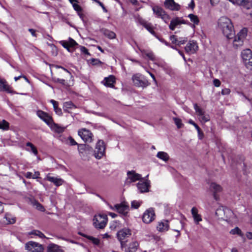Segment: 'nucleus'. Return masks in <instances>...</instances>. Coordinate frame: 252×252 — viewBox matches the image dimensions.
<instances>
[{"instance_id": "7ed1b4c3", "label": "nucleus", "mask_w": 252, "mask_h": 252, "mask_svg": "<svg viewBox=\"0 0 252 252\" xmlns=\"http://www.w3.org/2000/svg\"><path fill=\"white\" fill-rule=\"evenodd\" d=\"M247 29L246 28H243L236 35H235V34L233 38L228 39L232 40L233 47L235 49H237L243 45L244 41L247 35Z\"/></svg>"}, {"instance_id": "20e7f679", "label": "nucleus", "mask_w": 252, "mask_h": 252, "mask_svg": "<svg viewBox=\"0 0 252 252\" xmlns=\"http://www.w3.org/2000/svg\"><path fill=\"white\" fill-rule=\"evenodd\" d=\"M132 80L134 85L137 87L145 88L150 85L144 76L139 73L134 74L132 77Z\"/></svg>"}, {"instance_id": "1a4fd4ad", "label": "nucleus", "mask_w": 252, "mask_h": 252, "mask_svg": "<svg viewBox=\"0 0 252 252\" xmlns=\"http://www.w3.org/2000/svg\"><path fill=\"white\" fill-rule=\"evenodd\" d=\"M78 134L85 142L91 143L93 141V134L85 128L79 129Z\"/></svg>"}, {"instance_id": "c9c22d12", "label": "nucleus", "mask_w": 252, "mask_h": 252, "mask_svg": "<svg viewBox=\"0 0 252 252\" xmlns=\"http://www.w3.org/2000/svg\"><path fill=\"white\" fill-rule=\"evenodd\" d=\"M138 246V243L137 241H133L129 244L128 248L126 250V252H135Z\"/></svg>"}, {"instance_id": "393cba45", "label": "nucleus", "mask_w": 252, "mask_h": 252, "mask_svg": "<svg viewBox=\"0 0 252 252\" xmlns=\"http://www.w3.org/2000/svg\"><path fill=\"white\" fill-rule=\"evenodd\" d=\"M131 235L130 231L128 229H123L117 233V237L119 241L123 240Z\"/></svg>"}, {"instance_id": "052dcab7", "label": "nucleus", "mask_w": 252, "mask_h": 252, "mask_svg": "<svg viewBox=\"0 0 252 252\" xmlns=\"http://www.w3.org/2000/svg\"><path fill=\"white\" fill-rule=\"evenodd\" d=\"M213 84L216 87H219L221 84L220 81L218 79H215L213 80Z\"/></svg>"}, {"instance_id": "ea45409f", "label": "nucleus", "mask_w": 252, "mask_h": 252, "mask_svg": "<svg viewBox=\"0 0 252 252\" xmlns=\"http://www.w3.org/2000/svg\"><path fill=\"white\" fill-rule=\"evenodd\" d=\"M5 218L7 220L8 223L10 224H13L16 221V218L9 213H6L5 214Z\"/></svg>"}, {"instance_id": "680f3d73", "label": "nucleus", "mask_w": 252, "mask_h": 252, "mask_svg": "<svg viewBox=\"0 0 252 252\" xmlns=\"http://www.w3.org/2000/svg\"><path fill=\"white\" fill-rule=\"evenodd\" d=\"M189 123L193 125V126H194L195 127V128H196V129H198V128H199V127L195 123H194V122L193 121H192V120L190 119L189 121Z\"/></svg>"}, {"instance_id": "e433bc0d", "label": "nucleus", "mask_w": 252, "mask_h": 252, "mask_svg": "<svg viewBox=\"0 0 252 252\" xmlns=\"http://www.w3.org/2000/svg\"><path fill=\"white\" fill-rule=\"evenodd\" d=\"M157 157L164 161H167L169 159L168 154L164 152H158L157 153Z\"/></svg>"}, {"instance_id": "473e14b6", "label": "nucleus", "mask_w": 252, "mask_h": 252, "mask_svg": "<svg viewBox=\"0 0 252 252\" xmlns=\"http://www.w3.org/2000/svg\"><path fill=\"white\" fill-rule=\"evenodd\" d=\"M233 4H236L239 5H242L245 7L246 8H250L249 0H229Z\"/></svg>"}, {"instance_id": "4c0bfd02", "label": "nucleus", "mask_w": 252, "mask_h": 252, "mask_svg": "<svg viewBox=\"0 0 252 252\" xmlns=\"http://www.w3.org/2000/svg\"><path fill=\"white\" fill-rule=\"evenodd\" d=\"M104 35L110 39H114L116 37V34L114 32L107 29L102 30Z\"/></svg>"}, {"instance_id": "423d86ee", "label": "nucleus", "mask_w": 252, "mask_h": 252, "mask_svg": "<svg viewBox=\"0 0 252 252\" xmlns=\"http://www.w3.org/2000/svg\"><path fill=\"white\" fill-rule=\"evenodd\" d=\"M134 18L136 22L143 26L154 36H156V33L154 31V27L151 23L146 21L145 19L140 17L138 14L135 15Z\"/></svg>"}, {"instance_id": "aec40b11", "label": "nucleus", "mask_w": 252, "mask_h": 252, "mask_svg": "<svg viewBox=\"0 0 252 252\" xmlns=\"http://www.w3.org/2000/svg\"><path fill=\"white\" fill-rule=\"evenodd\" d=\"M150 187V181L148 180L144 182H139L137 184L138 189L141 193L148 192Z\"/></svg>"}, {"instance_id": "6e6552de", "label": "nucleus", "mask_w": 252, "mask_h": 252, "mask_svg": "<svg viewBox=\"0 0 252 252\" xmlns=\"http://www.w3.org/2000/svg\"><path fill=\"white\" fill-rule=\"evenodd\" d=\"M105 145L102 140H99L96 144L94 150V156L97 159H100L105 153Z\"/></svg>"}, {"instance_id": "39448f33", "label": "nucleus", "mask_w": 252, "mask_h": 252, "mask_svg": "<svg viewBox=\"0 0 252 252\" xmlns=\"http://www.w3.org/2000/svg\"><path fill=\"white\" fill-rule=\"evenodd\" d=\"M241 57L246 67L252 69V52L249 49L243 50L241 52Z\"/></svg>"}, {"instance_id": "2eb2a0df", "label": "nucleus", "mask_w": 252, "mask_h": 252, "mask_svg": "<svg viewBox=\"0 0 252 252\" xmlns=\"http://www.w3.org/2000/svg\"><path fill=\"white\" fill-rule=\"evenodd\" d=\"M194 109L197 115L200 117L202 122L204 123L210 120V117L208 115L205 114L204 111L201 109L196 103L194 104Z\"/></svg>"}, {"instance_id": "3c124183", "label": "nucleus", "mask_w": 252, "mask_h": 252, "mask_svg": "<svg viewBox=\"0 0 252 252\" xmlns=\"http://www.w3.org/2000/svg\"><path fill=\"white\" fill-rule=\"evenodd\" d=\"M53 80H54V82L56 83H59L60 84H62L63 85H66V82L64 79L54 78Z\"/></svg>"}, {"instance_id": "a18cd8bd", "label": "nucleus", "mask_w": 252, "mask_h": 252, "mask_svg": "<svg viewBox=\"0 0 252 252\" xmlns=\"http://www.w3.org/2000/svg\"><path fill=\"white\" fill-rule=\"evenodd\" d=\"M173 120L178 128H180L183 126L181 119L178 118H173Z\"/></svg>"}, {"instance_id": "de8ad7c7", "label": "nucleus", "mask_w": 252, "mask_h": 252, "mask_svg": "<svg viewBox=\"0 0 252 252\" xmlns=\"http://www.w3.org/2000/svg\"><path fill=\"white\" fill-rule=\"evenodd\" d=\"M68 42L70 48L74 47V46L78 45L77 43L74 39L70 37L69 38Z\"/></svg>"}, {"instance_id": "ddd939ff", "label": "nucleus", "mask_w": 252, "mask_h": 252, "mask_svg": "<svg viewBox=\"0 0 252 252\" xmlns=\"http://www.w3.org/2000/svg\"><path fill=\"white\" fill-rule=\"evenodd\" d=\"M186 24V21L182 18L175 17L171 20L169 28L171 31H174L176 28H179L181 24Z\"/></svg>"}, {"instance_id": "f8f14e48", "label": "nucleus", "mask_w": 252, "mask_h": 252, "mask_svg": "<svg viewBox=\"0 0 252 252\" xmlns=\"http://www.w3.org/2000/svg\"><path fill=\"white\" fill-rule=\"evenodd\" d=\"M155 214L152 208H150L145 211L144 213L142 220L145 223H150L155 219Z\"/></svg>"}, {"instance_id": "bf43d9fd", "label": "nucleus", "mask_w": 252, "mask_h": 252, "mask_svg": "<svg viewBox=\"0 0 252 252\" xmlns=\"http://www.w3.org/2000/svg\"><path fill=\"white\" fill-rule=\"evenodd\" d=\"M198 133V136L199 139H202L204 136L203 132L201 130L200 127L196 129Z\"/></svg>"}, {"instance_id": "9b49d317", "label": "nucleus", "mask_w": 252, "mask_h": 252, "mask_svg": "<svg viewBox=\"0 0 252 252\" xmlns=\"http://www.w3.org/2000/svg\"><path fill=\"white\" fill-rule=\"evenodd\" d=\"M153 10L158 17L161 18L166 23H167L170 19V16L161 7L155 6L153 7Z\"/></svg>"}, {"instance_id": "bb28decb", "label": "nucleus", "mask_w": 252, "mask_h": 252, "mask_svg": "<svg viewBox=\"0 0 252 252\" xmlns=\"http://www.w3.org/2000/svg\"><path fill=\"white\" fill-rule=\"evenodd\" d=\"M46 179L48 181L53 183L57 187L61 186L63 183V180L62 179L51 177L49 176V174L47 175Z\"/></svg>"}, {"instance_id": "9d476101", "label": "nucleus", "mask_w": 252, "mask_h": 252, "mask_svg": "<svg viewBox=\"0 0 252 252\" xmlns=\"http://www.w3.org/2000/svg\"><path fill=\"white\" fill-rule=\"evenodd\" d=\"M25 249L28 252H42L43 247L36 242L30 241L26 244Z\"/></svg>"}, {"instance_id": "a19ab883", "label": "nucleus", "mask_w": 252, "mask_h": 252, "mask_svg": "<svg viewBox=\"0 0 252 252\" xmlns=\"http://www.w3.org/2000/svg\"><path fill=\"white\" fill-rule=\"evenodd\" d=\"M188 17L190 19V21L195 25H198L199 20L196 15L193 14H190L188 15Z\"/></svg>"}, {"instance_id": "69168bd1", "label": "nucleus", "mask_w": 252, "mask_h": 252, "mask_svg": "<svg viewBox=\"0 0 252 252\" xmlns=\"http://www.w3.org/2000/svg\"><path fill=\"white\" fill-rule=\"evenodd\" d=\"M40 173L38 171H35L34 174L33 175L32 178L33 179H37L39 178Z\"/></svg>"}, {"instance_id": "412c9836", "label": "nucleus", "mask_w": 252, "mask_h": 252, "mask_svg": "<svg viewBox=\"0 0 252 252\" xmlns=\"http://www.w3.org/2000/svg\"><path fill=\"white\" fill-rule=\"evenodd\" d=\"M115 82V77L112 75H110L107 77H105L104 80L102 81V83L104 86L109 88H114Z\"/></svg>"}, {"instance_id": "2f4dec72", "label": "nucleus", "mask_w": 252, "mask_h": 252, "mask_svg": "<svg viewBox=\"0 0 252 252\" xmlns=\"http://www.w3.org/2000/svg\"><path fill=\"white\" fill-rule=\"evenodd\" d=\"M47 252H64L60 246L53 243L50 244L47 247Z\"/></svg>"}, {"instance_id": "5fc2aeb1", "label": "nucleus", "mask_w": 252, "mask_h": 252, "mask_svg": "<svg viewBox=\"0 0 252 252\" xmlns=\"http://www.w3.org/2000/svg\"><path fill=\"white\" fill-rule=\"evenodd\" d=\"M230 93V90L228 88H225L221 90V94L222 95H228Z\"/></svg>"}, {"instance_id": "c756f323", "label": "nucleus", "mask_w": 252, "mask_h": 252, "mask_svg": "<svg viewBox=\"0 0 252 252\" xmlns=\"http://www.w3.org/2000/svg\"><path fill=\"white\" fill-rule=\"evenodd\" d=\"M77 107L71 101L64 102L63 103V110L64 112L69 113V110L73 108H76Z\"/></svg>"}, {"instance_id": "37998d69", "label": "nucleus", "mask_w": 252, "mask_h": 252, "mask_svg": "<svg viewBox=\"0 0 252 252\" xmlns=\"http://www.w3.org/2000/svg\"><path fill=\"white\" fill-rule=\"evenodd\" d=\"M0 129L3 130H7L9 129V123L3 120L0 123Z\"/></svg>"}, {"instance_id": "dca6fc26", "label": "nucleus", "mask_w": 252, "mask_h": 252, "mask_svg": "<svg viewBox=\"0 0 252 252\" xmlns=\"http://www.w3.org/2000/svg\"><path fill=\"white\" fill-rule=\"evenodd\" d=\"M36 114L42 120H43L49 126L53 122L52 118L46 112L42 110H38Z\"/></svg>"}, {"instance_id": "774afa93", "label": "nucleus", "mask_w": 252, "mask_h": 252, "mask_svg": "<svg viewBox=\"0 0 252 252\" xmlns=\"http://www.w3.org/2000/svg\"><path fill=\"white\" fill-rule=\"evenodd\" d=\"M246 237L249 240L252 239V232H247L246 233Z\"/></svg>"}, {"instance_id": "603ef678", "label": "nucleus", "mask_w": 252, "mask_h": 252, "mask_svg": "<svg viewBox=\"0 0 252 252\" xmlns=\"http://www.w3.org/2000/svg\"><path fill=\"white\" fill-rule=\"evenodd\" d=\"M131 207L134 209H137L140 206V203L138 201L134 200L131 202Z\"/></svg>"}, {"instance_id": "338daca9", "label": "nucleus", "mask_w": 252, "mask_h": 252, "mask_svg": "<svg viewBox=\"0 0 252 252\" xmlns=\"http://www.w3.org/2000/svg\"><path fill=\"white\" fill-rule=\"evenodd\" d=\"M24 176L27 178H28V179H30V178H32V173L30 172H27V173H26L24 175Z\"/></svg>"}, {"instance_id": "4be33fe9", "label": "nucleus", "mask_w": 252, "mask_h": 252, "mask_svg": "<svg viewBox=\"0 0 252 252\" xmlns=\"http://www.w3.org/2000/svg\"><path fill=\"white\" fill-rule=\"evenodd\" d=\"M210 189L213 192V197L216 200L219 199V196L217 193L222 190L221 187L216 183H212L210 185Z\"/></svg>"}, {"instance_id": "a878e982", "label": "nucleus", "mask_w": 252, "mask_h": 252, "mask_svg": "<svg viewBox=\"0 0 252 252\" xmlns=\"http://www.w3.org/2000/svg\"><path fill=\"white\" fill-rule=\"evenodd\" d=\"M0 92H6L8 93H12L13 92L10 87L4 79L0 78Z\"/></svg>"}, {"instance_id": "79ce46f5", "label": "nucleus", "mask_w": 252, "mask_h": 252, "mask_svg": "<svg viewBox=\"0 0 252 252\" xmlns=\"http://www.w3.org/2000/svg\"><path fill=\"white\" fill-rule=\"evenodd\" d=\"M29 234L31 235H34L35 236L39 237L40 238H46L45 236L43 233H42L39 230H33Z\"/></svg>"}, {"instance_id": "6ab92c4d", "label": "nucleus", "mask_w": 252, "mask_h": 252, "mask_svg": "<svg viewBox=\"0 0 252 252\" xmlns=\"http://www.w3.org/2000/svg\"><path fill=\"white\" fill-rule=\"evenodd\" d=\"M185 51L189 54H194L198 50L197 42L193 40L189 41L185 48Z\"/></svg>"}, {"instance_id": "72a5a7b5", "label": "nucleus", "mask_w": 252, "mask_h": 252, "mask_svg": "<svg viewBox=\"0 0 252 252\" xmlns=\"http://www.w3.org/2000/svg\"><path fill=\"white\" fill-rule=\"evenodd\" d=\"M50 102L53 104L54 110L55 113L57 115H58L59 116H61L62 115V111L61 108H60L58 107V105H59L58 102L54 99L50 100Z\"/></svg>"}, {"instance_id": "4d7b16f0", "label": "nucleus", "mask_w": 252, "mask_h": 252, "mask_svg": "<svg viewBox=\"0 0 252 252\" xmlns=\"http://www.w3.org/2000/svg\"><path fill=\"white\" fill-rule=\"evenodd\" d=\"M72 4L75 10L77 11H81L82 10L81 7L76 2Z\"/></svg>"}, {"instance_id": "f3484780", "label": "nucleus", "mask_w": 252, "mask_h": 252, "mask_svg": "<svg viewBox=\"0 0 252 252\" xmlns=\"http://www.w3.org/2000/svg\"><path fill=\"white\" fill-rule=\"evenodd\" d=\"M164 5L167 9L172 11H178L180 9V5L176 3L174 0H165Z\"/></svg>"}, {"instance_id": "e2e57ef3", "label": "nucleus", "mask_w": 252, "mask_h": 252, "mask_svg": "<svg viewBox=\"0 0 252 252\" xmlns=\"http://www.w3.org/2000/svg\"><path fill=\"white\" fill-rule=\"evenodd\" d=\"M91 63L93 64H97L98 63H101V62L97 60V59H92L91 60Z\"/></svg>"}, {"instance_id": "f257e3e1", "label": "nucleus", "mask_w": 252, "mask_h": 252, "mask_svg": "<svg viewBox=\"0 0 252 252\" xmlns=\"http://www.w3.org/2000/svg\"><path fill=\"white\" fill-rule=\"evenodd\" d=\"M219 29L227 39L234 37L235 31L231 20L225 16L221 17L218 22Z\"/></svg>"}, {"instance_id": "b1692460", "label": "nucleus", "mask_w": 252, "mask_h": 252, "mask_svg": "<svg viewBox=\"0 0 252 252\" xmlns=\"http://www.w3.org/2000/svg\"><path fill=\"white\" fill-rule=\"evenodd\" d=\"M114 208L120 214L124 216H126L129 207L128 205L124 204H116L114 206Z\"/></svg>"}, {"instance_id": "09e8293b", "label": "nucleus", "mask_w": 252, "mask_h": 252, "mask_svg": "<svg viewBox=\"0 0 252 252\" xmlns=\"http://www.w3.org/2000/svg\"><path fill=\"white\" fill-rule=\"evenodd\" d=\"M33 205L36 206L37 209L41 211H44V208L43 206L37 201H35Z\"/></svg>"}, {"instance_id": "864d4df0", "label": "nucleus", "mask_w": 252, "mask_h": 252, "mask_svg": "<svg viewBox=\"0 0 252 252\" xmlns=\"http://www.w3.org/2000/svg\"><path fill=\"white\" fill-rule=\"evenodd\" d=\"M61 43L62 45L65 49H66L68 51H69V46L68 44V41H61Z\"/></svg>"}, {"instance_id": "8fccbe9b", "label": "nucleus", "mask_w": 252, "mask_h": 252, "mask_svg": "<svg viewBox=\"0 0 252 252\" xmlns=\"http://www.w3.org/2000/svg\"><path fill=\"white\" fill-rule=\"evenodd\" d=\"M68 143L71 146H74V145H78V144L74 140V139L71 137V136H69L68 138Z\"/></svg>"}, {"instance_id": "5701e85b", "label": "nucleus", "mask_w": 252, "mask_h": 252, "mask_svg": "<svg viewBox=\"0 0 252 252\" xmlns=\"http://www.w3.org/2000/svg\"><path fill=\"white\" fill-rule=\"evenodd\" d=\"M171 42L176 45L180 46L184 44L188 40L187 37H179L175 35H172L170 37Z\"/></svg>"}, {"instance_id": "6e6d98bb", "label": "nucleus", "mask_w": 252, "mask_h": 252, "mask_svg": "<svg viewBox=\"0 0 252 252\" xmlns=\"http://www.w3.org/2000/svg\"><path fill=\"white\" fill-rule=\"evenodd\" d=\"M80 50H81V52L82 53H84V54H86L87 55H90V54L88 52V49L86 47H85L84 46H80Z\"/></svg>"}, {"instance_id": "a211bd4d", "label": "nucleus", "mask_w": 252, "mask_h": 252, "mask_svg": "<svg viewBox=\"0 0 252 252\" xmlns=\"http://www.w3.org/2000/svg\"><path fill=\"white\" fill-rule=\"evenodd\" d=\"M127 182L129 183L135 182L142 179L141 175L139 174L136 173L134 170L128 171L127 172Z\"/></svg>"}, {"instance_id": "c85d7f7f", "label": "nucleus", "mask_w": 252, "mask_h": 252, "mask_svg": "<svg viewBox=\"0 0 252 252\" xmlns=\"http://www.w3.org/2000/svg\"><path fill=\"white\" fill-rule=\"evenodd\" d=\"M191 212L194 220L196 223H198L199 221L202 220L201 217L198 214V210L196 207H192L191 210Z\"/></svg>"}, {"instance_id": "f704fd0d", "label": "nucleus", "mask_w": 252, "mask_h": 252, "mask_svg": "<svg viewBox=\"0 0 252 252\" xmlns=\"http://www.w3.org/2000/svg\"><path fill=\"white\" fill-rule=\"evenodd\" d=\"M229 233L233 235H236L244 239V234L238 227H235L234 228L231 229Z\"/></svg>"}, {"instance_id": "0e129e2a", "label": "nucleus", "mask_w": 252, "mask_h": 252, "mask_svg": "<svg viewBox=\"0 0 252 252\" xmlns=\"http://www.w3.org/2000/svg\"><path fill=\"white\" fill-rule=\"evenodd\" d=\"M28 31L31 32V34L34 36V37H36L37 36V34L36 33H35V30L33 29H29L28 30Z\"/></svg>"}, {"instance_id": "49530a36", "label": "nucleus", "mask_w": 252, "mask_h": 252, "mask_svg": "<svg viewBox=\"0 0 252 252\" xmlns=\"http://www.w3.org/2000/svg\"><path fill=\"white\" fill-rule=\"evenodd\" d=\"M145 55L151 61H154L156 60V57L152 52H147Z\"/></svg>"}, {"instance_id": "0eeeda50", "label": "nucleus", "mask_w": 252, "mask_h": 252, "mask_svg": "<svg viewBox=\"0 0 252 252\" xmlns=\"http://www.w3.org/2000/svg\"><path fill=\"white\" fill-rule=\"evenodd\" d=\"M93 221V224L96 228L103 229L107 223V218L106 216L99 215L94 217Z\"/></svg>"}, {"instance_id": "7c9ffc66", "label": "nucleus", "mask_w": 252, "mask_h": 252, "mask_svg": "<svg viewBox=\"0 0 252 252\" xmlns=\"http://www.w3.org/2000/svg\"><path fill=\"white\" fill-rule=\"evenodd\" d=\"M169 224L167 220H162L158 222L157 229L159 231H166L168 229Z\"/></svg>"}, {"instance_id": "f03ea898", "label": "nucleus", "mask_w": 252, "mask_h": 252, "mask_svg": "<svg viewBox=\"0 0 252 252\" xmlns=\"http://www.w3.org/2000/svg\"><path fill=\"white\" fill-rule=\"evenodd\" d=\"M215 215L218 217V219L229 222L232 221V218L234 216V213L229 209L221 206L216 210Z\"/></svg>"}, {"instance_id": "13d9d810", "label": "nucleus", "mask_w": 252, "mask_h": 252, "mask_svg": "<svg viewBox=\"0 0 252 252\" xmlns=\"http://www.w3.org/2000/svg\"><path fill=\"white\" fill-rule=\"evenodd\" d=\"M94 0L96 2H97L101 6V7H102V8L104 12H107V10L106 9V8L104 6V4L101 2H100L98 0Z\"/></svg>"}, {"instance_id": "c03bdc74", "label": "nucleus", "mask_w": 252, "mask_h": 252, "mask_svg": "<svg viewBox=\"0 0 252 252\" xmlns=\"http://www.w3.org/2000/svg\"><path fill=\"white\" fill-rule=\"evenodd\" d=\"M26 146L30 147L31 148V151L32 152L35 156H36L38 154V151L36 147L31 142H28L26 144Z\"/></svg>"}, {"instance_id": "cd10ccee", "label": "nucleus", "mask_w": 252, "mask_h": 252, "mask_svg": "<svg viewBox=\"0 0 252 252\" xmlns=\"http://www.w3.org/2000/svg\"><path fill=\"white\" fill-rule=\"evenodd\" d=\"M49 126L52 130L58 133L63 132L66 128L65 127L62 126L57 124L54 123L53 121Z\"/></svg>"}, {"instance_id": "4468645a", "label": "nucleus", "mask_w": 252, "mask_h": 252, "mask_svg": "<svg viewBox=\"0 0 252 252\" xmlns=\"http://www.w3.org/2000/svg\"><path fill=\"white\" fill-rule=\"evenodd\" d=\"M78 150L81 157H85L89 155L93 151V148L89 145L79 144Z\"/></svg>"}, {"instance_id": "58836bf2", "label": "nucleus", "mask_w": 252, "mask_h": 252, "mask_svg": "<svg viewBox=\"0 0 252 252\" xmlns=\"http://www.w3.org/2000/svg\"><path fill=\"white\" fill-rule=\"evenodd\" d=\"M79 234L84 237L87 238L88 239L91 241L93 242V243L94 244V245H97L99 244V239H98L97 238H94L92 236H88V235L83 234L81 232H79Z\"/></svg>"}]
</instances>
